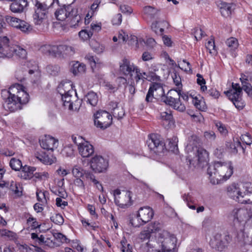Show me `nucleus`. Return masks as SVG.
<instances>
[{
  "label": "nucleus",
  "instance_id": "56",
  "mask_svg": "<svg viewBox=\"0 0 252 252\" xmlns=\"http://www.w3.org/2000/svg\"><path fill=\"white\" fill-rule=\"evenodd\" d=\"M207 49L209 51L210 54H217V50L215 45V41L214 39H211L208 41L206 44Z\"/></svg>",
  "mask_w": 252,
  "mask_h": 252
},
{
  "label": "nucleus",
  "instance_id": "21",
  "mask_svg": "<svg viewBox=\"0 0 252 252\" xmlns=\"http://www.w3.org/2000/svg\"><path fill=\"white\" fill-rule=\"evenodd\" d=\"M28 5L27 0H15L10 5V10L14 13L23 12Z\"/></svg>",
  "mask_w": 252,
  "mask_h": 252
},
{
  "label": "nucleus",
  "instance_id": "25",
  "mask_svg": "<svg viewBox=\"0 0 252 252\" xmlns=\"http://www.w3.org/2000/svg\"><path fill=\"white\" fill-rule=\"evenodd\" d=\"M21 171L18 173V177L24 180L30 179L33 177V172L36 168L28 165L23 166Z\"/></svg>",
  "mask_w": 252,
  "mask_h": 252
},
{
  "label": "nucleus",
  "instance_id": "54",
  "mask_svg": "<svg viewBox=\"0 0 252 252\" xmlns=\"http://www.w3.org/2000/svg\"><path fill=\"white\" fill-rule=\"evenodd\" d=\"M160 119L162 121H166L170 123L172 120L173 116L170 111H164L160 113Z\"/></svg>",
  "mask_w": 252,
  "mask_h": 252
},
{
  "label": "nucleus",
  "instance_id": "6",
  "mask_svg": "<svg viewBox=\"0 0 252 252\" xmlns=\"http://www.w3.org/2000/svg\"><path fill=\"white\" fill-rule=\"evenodd\" d=\"M94 126L104 130L109 127L112 123V117L106 111L100 110L94 115Z\"/></svg>",
  "mask_w": 252,
  "mask_h": 252
},
{
  "label": "nucleus",
  "instance_id": "63",
  "mask_svg": "<svg viewBox=\"0 0 252 252\" xmlns=\"http://www.w3.org/2000/svg\"><path fill=\"white\" fill-rule=\"evenodd\" d=\"M240 138L243 142L248 145H251L252 143V137L251 135L248 133L242 135Z\"/></svg>",
  "mask_w": 252,
  "mask_h": 252
},
{
  "label": "nucleus",
  "instance_id": "55",
  "mask_svg": "<svg viewBox=\"0 0 252 252\" xmlns=\"http://www.w3.org/2000/svg\"><path fill=\"white\" fill-rule=\"evenodd\" d=\"M47 72L52 75H56L60 70V67L58 65H49L46 67Z\"/></svg>",
  "mask_w": 252,
  "mask_h": 252
},
{
  "label": "nucleus",
  "instance_id": "43",
  "mask_svg": "<svg viewBox=\"0 0 252 252\" xmlns=\"http://www.w3.org/2000/svg\"><path fill=\"white\" fill-rule=\"evenodd\" d=\"M9 165L13 170L15 171H20L23 166L21 161L15 158L11 159Z\"/></svg>",
  "mask_w": 252,
  "mask_h": 252
},
{
  "label": "nucleus",
  "instance_id": "26",
  "mask_svg": "<svg viewBox=\"0 0 252 252\" xmlns=\"http://www.w3.org/2000/svg\"><path fill=\"white\" fill-rule=\"evenodd\" d=\"M221 15L224 17H229L234 9V5L232 3L222 2L219 5Z\"/></svg>",
  "mask_w": 252,
  "mask_h": 252
},
{
  "label": "nucleus",
  "instance_id": "23",
  "mask_svg": "<svg viewBox=\"0 0 252 252\" xmlns=\"http://www.w3.org/2000/svg\"><path fill=\"white\" fill-rule=\"evenodd\" d=\"M200 142L199 137L194 134L191 135L188 138V143L186 147V151L188 154H192V151L195 149L199 148L198 146Z\"/></svg>",
  "mask_w": 252,
  "mask_h": 252
},
{
  "label": "nucleus",
  "instance_id": "48",
  "mask_svg": "<svg viewBox=\"0 0 252 252\" xmlns=\"http://www.w3.org/2000/svg\"><path fill=\"white\" fill-rule=\"evenodd\" d=\"M111 112L114 117L117 118L118 120L122 119L125 114L124 108L123 107L120 106L118 108H115L113 111Z\"/></svg>",
  "mask_w": 252,
  "mask_h": 252
},
{
  "label": "nucleus",
  "instance_id": "22",
  "mask_svg": "<svg viewBox=\"0 0 252 252\" xmlns=\"http://www.w3.org/2000/svg\"><path fill=\"white\" fill-rule=\"evenodd\" d=\"M139 217L145 223H147L151 220L154 216V211L153 209L149 207L145 206L140 208L137 214Z\"/></svg>",
  "mask_w": 252,
  "mask_h": 252
},
{
  "label": "nucleus",
  "instance_id": "29",
  "mask_svg": "<svg viewBox=\"0 0 252 252\" xmlns=\"http://www.w3.org/2000/svg\"><path fill=\"white\" fill-rule=\"evenodd\" d=\"M226 147L232 154H236L238 153V149L241 148L244 152L245 149L242 146L241 142L238 139L236 140H234L233 142H226Z\"/></svg>",
  "mask_w": 252,
  "mask_h": 252
},
{
  "label": "nucleus",
  "instance_id": "47",
  "mask_svg": "<svg viewBox=\"0 0 252 252\" xmlns=\"http://www.w3.org/2000/svg\"><path fill=\"white\" fill-rule=\"evenodd\" d=\"M5 19L7 23L9 25L16 28H17L20 23L19 21H21V19L19 18H17L15 17H12L10 16H6Z\"/></svg>",
  "mask_w": 252,
  "mask_h": 252
},
{
  "label": "nucleus",
  "instance_id": "28",
  "mask_svg": "<svg viewBox=\"0 0 252 252\" xmlns=\"http://www.w3.org/2000/svg\"><path fill=\"white\" fill-rule=\"evenodd\" d=\"M58 91L60 95L65 94H76L72 87V84L70 82L62 83L58 87Z\"/></svg>",
  "mask_w": 252,
  "mask_h": 252
},
{
  "label": "nucleus",
  "instance_id": "12",
  "mask_svg": "<svg viewBox=\"0 0 252 252\" xmlns=\"http://www.w3.org/2000/svg\"><path fill=\"white\" fill-rule=\"evenodd\" d=\"M231 241V237L228 234L224 236L220 234H216L210 241V245L214 249L218 251H223L227 247Z\"/></svg>",
  "mask_w": 252,
  "mask_h": 252
},
{
  "label": "nucleus",
  "instance_id": "33",
  "mask_svg": "<svg viewBox=\"0 0 252 252\" xmlns=\"http://www.w3.org/2000/svg\"><path fill=\"white\" fill-rule=\"evenodd\" d=\"M65 94L64 95H61L63 104L64 106L67 107L69 110H73V94Z\"/></svg>",
  "mask_w": 252,
  "mask_h": 252
},
{
  "label": "nucleus",
  "instance_id": "7",
  "mask_svg": "<svg viewBox=\"0 0 252 252\" xmlns=\"http://www.w3.org/2000/svg\"><path fill=\"white\" fill-rule=\"evenodd\" d=\"M72 140L77 146L79 153L83 158L90 157L94 154L93 146L82 137H72Z\"/></svg>",
  "mask_w": 252,
  "mask_h": 252
},
{
  "label": "nucleus",
  "instance_id": "42",
  "mask_svg": "<svg viewBox=\"0 0 252 252\" xmlns=\"http://www.w3.org/2000/svg\"><path fill=\"white\" fill-rule=\"evenodd\" d=\"M143 11L147 16L151 18H154L158 13V10L152 6H147L144 7Z\"/></svg>",
  "mask_w": 252,
  "mask_h": 252
},
{
  "label": "nucleus",
  "instance_id": "51",
  "mask_svg": "<svg viewBox=\"0 0 252 252\" xmlns=\"http://www.w3.org/2000/svg\"><path fill=\"white\" fill-rule=\"evenodd\" d=\"M50 219L54 223L58 225H62L64 222L63 216L60 214H55L53 215Z\"/></svg>",
  "mask_w": 252,
  "mask_h": 252
},
{
  "label": "nucleus",
  "instance_id": "9",
  "mask_svg": "<svg viewBox=\"0 0 252 252\" xmlns=\"http://www.w3.org/2000/svg\"><path fill=\"white\" fill-rule=\"evenodd\" d=\"M48 6L39 1H36L34 6L33 20L35 25H41L47 18Z\"/></svg>",
  "mask_w": 252,
  "mask_h": 252
},
{
  "label": "nucleus",
  "instance_id": "61",
  "mask_svg": "<svg viewBox=\"0 0 252 252\" xmlns=\"http://www.w3.org/2000/svg\"><path fill=\"white\" fill-rule=\"evenodd\" d=\"M116 82L118 84V89L122 87H126L127 85V79L124 77H119L117 78Z\"/></svg>",
  "mask_w": 252,
  "mask_h": 252
},
{
  "label": "nucleus",
  "instance_id": "46",
  "mask_svg": "<svg viewBox=\"0 0 252 252\" xmlns=\"http://www.w3.org/2000/svg\"><path fill=\"white\" fill-rule=\"evenodd\" d=\"M9 182L2 181L0 182V198H3L8 190Z\"/></svg>",
  "mask_w": 252,
  "mask_h": 252
},
{
  "label": "nucleus",
  "instance_id": "45",
  "mask_svg": "<svg viewBox=\"0 0 252 252\" xmlns=\"http://www.w3.org/2000/svg\"><path fill=\"white\" fill-rule=\"evenodd\" d=\"M85 69L86 66L84 64L76 63L73 65L72 72L74 75H77L78 73H84Z\"/></svg>",
  "mask_w": 252,
  "mask_h": 252
},
{
  "label": "nucleus",
  "instance_id": "27",
  "mask_svg": "<svg viewBox=\"0 0 252 252\" xmlns=\"http://www.w3.org/2000/svg\"><path fill=\"white\" fill-rule=\"evenodd\" d=\"M41 51L45 54L53 56L59 55V45H52L50 44L44 45L41 47Z\"/></svg>",
  "mask_w": 252,
  "mask_h": 252
},
{
  "label": "nucleus",
  "instance_id": "64",
  "mask_svg": "<svg viewBox=\"0 0 252 252\" xmlns=\"http://www.w3.org/2000/svg\"><path fill=\"white\" fill-rule=\"evenodd\" d=\"M241 82H252V73L247 72L246 74H241V78H240Z\"/></svg>",
  "mask_w": 252,
  "mask_h": 252
},
{
  "label": "nucleus",
  "instance_id": "4",
  "mask_svg": "<svg viewBox=\"0 0 252 252\" xmlns=\"http://www.w3.org/2000/svg\"><path fill=\"white\" fill-rule=\"evenodd\" d=\"M158 241L161 244L160 249L155 250L154 252H175L177 239L174 235L164 231L159 234Z\"/></svg>",
  "mask_w": 252,
  "mask_h": 252
},
{
  "label": "nucleus",
  "instance_id": "52",
  "mask_svg": "<svg viewBox=\"0 0 252 252\" xmlns=\"http://www.w3.org/2000/svg\"><path fill=\"white\" fill-rule=\"evenodd\" d=\"M140 217H139L137 214L136 216L132 217L130 220V223L131 225L133 227H139L142 225L145 224L141 219Z\"/></svg>",
  "mask_w": 252,
  "mask_h": 252
},
{
  "label": "nucleus",
  "instance_id": "5",
  "mask_svg": "<svg viewBox=\"0 0 252 252\" xmlns=\"http://www.w3.org/2000/svg\"><path fill=\"white\" fill-rule=\"evenodd\" d=\"M188 155L187 160L190 167H195L207 162L208 154L203 148L199 147L197 149H195L192 154L189 153Z\"/></svg>",
  "mask_w": 252,
  "mask_h": 252
},
{
  "label": "nucleus",
  "instance_id": "32",
  "mask_svg": "<svg viewBox=\"0 0 252 252\" xmlns=\"http://www.w3.org/2000/svg\"><path fill=\"white\" fill-rule=\"evenodd\" d=\"M8 188L16 196L22 195V187L19 183L14 181L9 182Z\"/></svg>",
  "mask_w": 252,
  "mask_h": 252
},
{
  "label": "nucleus",
  "instance_id": "30",
  "mask_svg": "<svg viewBox=\"0 0 252 252\" xmlns=\"http://www.w3.org/2000/svg\"><path fill=\"white\" fill-rule=\"evenodd\" d=\"M134 72L135 73V75L134 77V79L136 84H138L140 82H141V84H143L147 79V73L146 72L141 71L138 66L135 69Z\"/></svg>",
  "mask_w": 252,
  "mask_h": 252
},
{
  "label": "nucleus",
  "instance_id": "35",
  "mask_svg": "<svg viewBox=\"0 0 252 252\" xmlns=\"http://www.w3.org/2000/svg\"><path fill=\"white\" fill-rule=\"evenodd\" d=\"M59 55L65 54L67 55H72L75 53V49L73 47L63 44L59 45Z\"/></svg>",
  "mask_w": 252,
  "mask_h": 252
},
{
  "label": "nucleus",
  "instance_id": "18",
  "mask_svg": "<svg viewBox=\"0 0 252 252\" xmlns=\"http://www.w3.org/2000/svg\"><path fill=\"white\" fill-rule=\"evenodd\" d=\"M137 66L131 62L128 59L124 58L119 63L120 73L126 76H132V73L134 72L135 69Z\"/></svg>",
  "mask_w": 252,
  "mask_h": 252
},
{
  "label": "nucleus",
  "instance_id": "38",
  "mask_svg": "<svg viewBox=\"0 0 252 252\" xmlns=\"http://www.w3.org/2000/svg\"><path fill=\"white\" fill-rule=\"evenodd\" d=\"M85 99H86L87 103L92 106L96 105L98 102V96L96 93L94 92H90L86 95Z\"/></svg>",
  "mask_w": 252,
  "mask_h": 252
},
{
  "label": "nucleus",
  "instance_id": "60",
  "mask_svg": "<svg viewBox=\"0 0 252 252\" xmlns=\"http://www.w3.org/2000/svg\"><path fill=\"white\" fill-rule=\"evenodd\" d=\"M170 148L172 151L177 150V143L178 142V138L176 136H173L171 138L168 139Z\"/></svg>",
  "mask_w": 252,
  "mask_h": 252
},
{
  "label": "nucleus",
  "instance_id": "37",
  "mask_svg": "<svg viewBox=\"0 0 252 252\" xmlns=\"http://www.w3.org/2000/svg\"><path fill=\"white\" fill-rule=\"evenodd\" d=\"M14 55H15L17 58L24 59H26L27 52L26 50L21 46L19 45H15L13 46Z\"/></svg>",
  "mask_w": 252,
  "mask_h": 252
},
{
  "label": "nucleus",
  "instance_id": "50",
  "mask_svg": "<svg viewBox=\"0 0 252 252\" xmlns=\"http://www.w3.org/2000/svg\"><path fill=\"white\" fill-rule=\"evenodd\" d=\"M85 59L89 63L92 69L94 70L96 64L98 63V60L91 54L87 55L85 56Z\"/></svg>",
  "mask_w": 252,
  "mask_h": 252
},
{
  "label": "nucleus",
  "instance_id": "19",
  "mask_svg": "<svg viewBox=\"0 0 252 252\" xmlns=\"http://www.w3.org/2000/svg\"><path fill=\"white\" fill-rule=\"evenodd\" d=\"M41 147L48 151H53L58 146V140L50 135H45L39 140Z\"/></svg>",
  "mask_w": 252,
  "mask_h": 252
},
{
  "label": "nucleus",
  "instance_id": "40",
  "mask_svg": "<svg viewBox=\"0 0 252 252\" xmlns=\"http://www.w3.org/2000/svg\"><path fill=\"white\" fill-rule=\"evenodd\" d=\"M27 223L29 226V228H30L31 230L39 228L41 226V224L37 221L36 219L33 217L32 215H30L29 217L27 219Z\"/></svg>",
  "mask_w": 252,
  "mask_h": 252
},
{
  "label": "nucleus",
  "instance_id": "39",
  "mask_svg": "<svg viewBox=\"0 0 252 252\" xmlns=\"http://www.w3.org/2000/svg\"><path fill=\"white\" fill-rule=\"evenodd\" d=\"M17 29L24 33H29L32 30V27L29 23L21 20Z\"/></svg>",
  "mask_w": 252,
  "mask_h": 252
},
{
  "label": "nucleus",
  "instance_id": "3",
  "mask_svg": "<svg viewBox=\"0 0 252 252\" xmlns=\"http://www.w3.org/2000/svg\"><path fill=\"white\" fill-rule=\"evenodd\" d=\"M55 15L58 20L65 21L66 24L73 28L78 26L82 20L81 15L78 13L77 9L73 8L71 5L64 6L57 9Z\"/></svg>",
  "mask_w": 252,
  "mask_h": 252
},
{
  "label": "nucleus",
  "instance_id": "1",
  "mask_svg": "<svg viewBox=\"0 0 252 252\" xmlns=\"http://www.w3.org/2000/svg\"><path fill=\"white\" fill-rule=\"evenodd\" d=\"M1 96L5 109L14 112L22 108V105L29 100V95L25 88L19 84H15L9 90H2Z\"/></svg>",
  "mask_w": 252,
  "mask_h": 252
},
{
  "label": "nucleus",
  "instance_id": "2",
  "mask_svg": "<svg viewBox=\"0 0 252 252\" xmlns=\"http://www.w3.org/2000/svg\"><path fill=\"white\" fill-rule=\"evenodd\" d=\"M233 166L231 161L214 162L209 165L207 174L210 182L213 185L220 184L228 180L233 174Z\"/></svg>",
  "mask_w": 252,
  "mask_h": 252
},
{
  "label": "nucleus",
  "instance_id": "13",
  "mask_svg": "<svg viewBox=\"0 0 252 252\" xmlns=\"http://www.w3.org/2000/svg\"><path fill=\"white\" fill-rule=\"evenodd\" d=\"M147 144L150 150L154 151L156 154L161 153L165 146L161 136L158 134H151L149 136Z\"/></svg>",
  "mask_w": 252,
  "mask_h": 252
},
{
  "label": "nucleus",
  "instance_id": "31",
  "mask_svg": "<svg viewBox=\"0 0 252 252\" xmlns=\"http://www.w3.org/2000/svg\"><path fill=\"white\" fill-rule=\"evenodd\" d=\"M232 90L228 91L225 93L228 98H233L235 97L236 94L241 95L242 94V86L240 87L239 84L232 83Z\"/></svg>",
  "mask_w": 252,
  "mask_h": 252
},
{
  "label": "nucleus",
  "instance_id": "34",
  "mask_svg": "<svg viewBox=\"0 0 252 252\" xmlns=\"http://www.w3.org/2000/svg\"><path fill=\"white\" fill-rule=\"evenodd\" d=\"M235 97H233V98H228L235 105L236 108H237L239 110H242L245 106V103L244 100H243L242 98L241 95L236 94Z\"/></svg>",
  "mask_w": 252,
  "mask_h": 252
},
{
  "label": "nucleus",
  "instance_id": "8",
  "mask_svg": "<svg viewBox=\"0 0 252 252\" xmlns=\"http://www.w3.org/2000/svg\"><path fill=\"white\" fill-rule=\"evenodd\" d=\"M114 200L116 204L122 208H126L132 204L131 192L127 190L117 189L114 191Z\"/></svg>",
  "mask_w": 252,
  "mask_h": 252
},
{
  "label": "nucleus",
  "instance_id": "62",
  "mask_svg": "<svg viewBox=\"0 0 252 252\" xmlns=\"http://www.w3.org/2000/svg\"><path fill=\"white\" fill-rule=\"evenodd\" d=\"M84 176L87 181L91 182L93 184L94 183H97V180L95 179V176L93 173L90 171L85 172Z\"/></svg>",
  "mask_w": 252,
  "mask_h": 252
},
{
  "label": "nucleus",
  "instance_id": "16",
  "mask_svg": "<svg viewBox=\"0 0 252 252\" xmlns=\"http://www.w3.org/2000/svg\"><path fill=\"white\" fill-rule=\"evenodd\" d=\"M237 233V240L240 246L252 245V228L249 230L246 227L238 230Z\"/></svg>",
  "mask_w": 252,
  "mask_h": 252
},
{
  "label": "nucleus",
  "instance_id": "36",
  "mask_svg": "<svg viewBox=\"0 0 252 252\" xmlns=\"http://www.w3.org/2000/svg\"><path fill=\"white\" fill-rule=\"evenodd\" d=\"M225 44L227 46V50L230 52L234 51L239 46L237 39L233 37L228 38L225 41Z\"/></svg>",
  "mask_w": 252,
  "mask_h": 252
},
{
  "label": "nucleus",
  "instance_id": "58",
  "mask_svg": "<svg viewBox=\"0 0 252 252\" xmlns=\"http://www.w3.org/2000/svg\"><path fill=\"white\" fill-rule=\"evenodd\" d=\"M72 174L76 178H80L84 175V172L82 168L78 166H74L72 171Z\"/></svg>",
  "mask_w": 252,
  "mask_h": 252
},
{
  "label": "nucleus",
  "instance_id": "41",
  "mask_svg": "<svg viewBox=\"0 0 252 252\" xmlns=\"http://www.w3.org/2000/svg\"><path fill=\"white\" fill-rule=\"evenodd\" d=\"M167 95H172L174 96L177 95L178 98H180L181 97L185 101H188L189 99V96L185 93H182L180 90H170L168 91Z\"/></svg>",
  "mask_w": 252,
  "mask_h": 252
},
{
  "label": "nucleus",
  "instance_id": "53",
  "mask_svg": "<svg viewBox=\"0 0 252 252\" xmlns=\"http://www.w3.org/2000/svg\"><path fill=\"white\" fill-rule=\"evenodd\" d=\"M242 90L248 94V96L252 98V86L249 82H241Z\"/></svg>",
  "mask_w": 252,
  "mask_h": 252
},
{
  "label": "nucleus",
  "instance_id": "20",
  "mask_svg": "<svg viewBox=\"0 0 252 252\" xmlns=\"http://www.w3.org/2000/svg\"><path fill=\"white\" fill-rule=\"evenodd\" d=\"M172 95H168L165 97L163 102L172 106L174 109L179 112H184L186 110V106L180 102L179 98H175Z\"/></svg>",
  "mask_w": 252,
  "mask_h": 252
},
{
  "label": "nucleus",
  "instance_id": "15",
  "mask_svg": "<svg viewBox=\"0 0 252 252\" xmlns=\"http://www.w3.org/2000/svg\"><path fill=\"white\" fill-rule=\"evenodd\" d=\"M108 166V160L102 156H95L91 159V167L95 172H103L107 170Z\"/></svg>",
  "mask_w": 252,
  "mask_h": 252
},
{
  "label": "nucleus",
  "instance_id": "49",
  "mask_svg": "<svg viewBox=\"0 0 252 252\" xmlns=\"http://www.w3.org/2000/svg\"><path fill=\"white\" fill-rule=\"evenodd\" d=\"M93 33L91 30H83L79 32V36L83 41L89 39L93 35Z\"/></svg>",
  "mask_w": 252,
  "mask_h": 252
},
{
  "label": "nucleus",
  "instance_id": "10",
  "mask_svg": "<svg viewBox=\"0 0 252 252\" xmlns=\"http://www.w3.org/2000/svg\"><path fill=\"white\" fill-rule=\"evenodd\" d=\"M234 217V222L235 228L238 230L247 227V221L249 220V215L247 210L245 209H235L232 212Z\"/></svg>",
  "mask_w": 252,
  "mask_h": 252
},
{
  "label": "nucleus",
  "instance_id": "14",
  "mask_svg": "<svg viewBox=\"0 0 252 252\" xmlns=\"http://www.w3.org/2000/svg\"><path fill=\"white\" fill-rule=\"evenodd\" d=\"M228 195L233 200L244 204H252V200L248 199V200H241L240 198H243L242 192H241L239 185L236 183H233L229 186L227 188Z\"/></svg>",
  "mask_w": 252,
  "mask_h": 252
},
{
  "label": "nucleus",
  "instance_id": "11",
  "mask_svg": "<svg viewBox=\"0 0 252 252\" xmlns=\"http://www.w3.org/2000/svg\"><path fill=\"white\" fill-rule=\"evenodd\" d=\"M164 91L162 85L159 83H152L150 84L149 89L146 94L145 101L147 103H151L154 98L162 97L165 99Z\"/></svg>",
  "mask_w": 252,
  "mask_h": 252
},
{
  "label": "nucleus",
  "instance_id": "44",
  "mask_svg": "<svg viewBox=\"0 0 252 252\" xmlns=\"http://www.w3.org/2000/svg\"><path fill=\"white\" fill-rule=\"evenodd\" d=\"M31 239L35 245H41L45 243V237L43 235H40L36 233H31Z\"/></svg>",
  "mask_w": 252,
  "mask_h": 252
},
{
  "label": "nucleus",
  "instance_id": "59",
  "mask_svg": "<svg viewBox=\"0 0 252 252\" xmlns=\"http://www.w3.org/2000/svg\"><path fill=\"white\" fill-rule=\"evenodd\" d=\"M216 126L218 128L219 131L223 135H225L227 132L228 130L225 126L222 123L220 122H217L216 123Z\"/></svg>",
  "mask_w": 252,
  "mask_h": 252
},
{
  "label": "nucleus",
  "instance_id": "57",
  "mask_svg": "<svg viewBox=\"0 0 252 252\" xmlns=\"http://www.w3.org/2000/svg\"><path fill=\"white\" fill-rule=\"evenodd\" d=\"M47 191H39L36 192V197L37 200L41 202L43 204H46L47 203V199L46 194H47Z\"/></svg>",
  "mask_w": 252,
  "mask_h": 252
},
{
  "label": "nucleus",
  "instance_id": "17",
  "mask_svg": "<svg viewBox=\"0 0 252 252\" xmlns=\"http://www.w3.org/2000/svg\"><path fill=\"white\" fill-rule=\"evenodd\" d=\"M6 36L0 37V58H11L14 55L13 46L9 44Z\"/></svg>",
  "mask_w": 252,
  "mask_h": 252
},
{
  "label": "nucleus",
  "instance_id": "24",
  "mask_svg": "<svg viewBox=\"0 0 252 252\" xmlns=\"http://www.w3.org/2000/svg\"><path fill=\"white\" fill-rule=\"evenodd\" d=\"M35 157L38 160L45 164L51 165L56 161L55 157L52 156H49L42 151L37 152L35 154Z\"/></svg>",
  "mask_w": 252,
  "mask_h": 252
}]
</instances>
